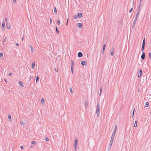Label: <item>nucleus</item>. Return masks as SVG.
<instances>
[{
	"label": "nucleus",
	"instance_id": "1",
	"mask_svg": "<svg viewBox=\"0 0 151 151\" xmlns=\"http://www.w3.org/2000/svg\"><path fill=\"white\" fill-rule=\"evenodd\" d=\"M138 15H137V14H136V15L134 20V22H133V24H132V29H133L134 28V27L135 24L136 22L137 19V18L138 17Z\"/></svg>",
	"mask_w": 151,
	"mask_h": 151
},
{
	"label": "nucleus",
	"instance_id": "2",
	"mask_svg": "<svg viewBox=\"0 0 151 151\" xmlns=\"http://www.w3.org/2000/svg\"><path fill=\"white\" fill-rule=\"evenodd\" d=\"M145 38H144L143 39V41L142 46V47L141 48V51L142 52H143V51L144 50L145 46Z\"/></svg>",
	"mask_w": 151,
	"mask_h": 151
},
{
	"label": "nucleus",
	"instance_id": "3",
	"mask_svg": "<svg viewBox=\"0 0 151 151\" xmlns=\"http://www.w3.org/2000/svg\"><path fill=\"white\" fill-rule=\"evenodd\" d=\"M75 144L74 147L75 148V151H76L77 145V144L78 143V140L77 138H75Z\"/></svg>",
	"mask_w": 151,
	"mask_h": 151
},
{
	"label": "nucleus",
	"instance_id": "4",
	"mask_svg": "<svg viewBox=\"0 0 151 151\" xmlns=\"http://www.w3.org/2000/svg\"><path fill=\"white\" fill-rule=\"evenodd\" d=\"M115 48L114 47H112L111 49L110 50V52L111 54V55L112 56H113L114 53Z\"/></svg>",
	"mask_w": 151,
	"mask_h": 151
},
{
	"label": "nucleus",
	"instance_id": "5",
	"mask_svg": "<svg viewBox=\"0 0 151 151\" xmlns=\"http://www.w3.org/2000/svg\"><path fill=\"white\" fill-rule=\"evenodd\" d=\"M6 28L8 29H9L10 28L11 25L8 22H6Z\"/></svg>",
	"mask_w": 151,
	"mask_h": 151
},
{
	"label": "nucleus",
	"instance_id": "6",
	"mask_svg": "<svg viewBox=\"0 0 151 151\" xmlns=\"http://www.w3.org/2000/svg\"><path fill=\"white\" fill-rule=\"evenodd\" d=\"M145 54L144 52H143L141 56V58L142 60H143L145 59Z\"/></svg>",
	"mask_w": 151,
	"mask_h": 151
},
{
	"label": "nucleus",
	"instance_id": "7",
	"mask_svg": "<svg viewBox=\"0 0 151 151\" xmlns=\"http://www.w3.org/2000/svg\"><path fill=\"white\" fill-rule=\"evenodd\" d=\"M142 70L141 69H140L139 70V71L138 73V77L139 78L142 75Z\"/></svg>",
	"mask_w": 151,
	"mask_h": 151
},
{
	"label": "nucleus",
	"instance_id": "8",
	"mask_svg": "<svg viewBox=\"0 0 151 151\" xmlns=\"http://www.w3.org/2000/svg\"><path fill=\"white\" fill-rule=\"evenodd\" d=\"M5 25V23L3 22H2V24H1V28L3 30H4Z\"/></svg>",
	"mask_w": 151,
	"mask_h": 151
},
{
	"label": "nucleus",
	"instance_id": "9",
	"mask_svg": "<svg viewBox=\"0 0 151 151\" xmlns=\"http://www.w3.org/2000/svg\"><path fill=\"white\" fill-rule=\"evenodd\" d=\"M113 141H114V139H111L110 141V144L109 147V148H111V145H112V143H113Z\"/></svg>",
	"mask_w": 151,
	"mask_h": 151
},
{
	"label": "nucleus",
	"instance_id": "10",
	"mask_svg": "<svg viewBox=\"0 0 151 151\" xmlns=\"http://www.w3.org/2000/svg\"><path fill=\"white\" fill-rule=\"evenodd\" d=\"M78 56L79 58L83 56V54L81 52H79L78 53Z\"/></svg>",
	"mask_w": 151,
	"mask_h": 151
},
{
	"label": "nucleus",
	"instance_id": "11",
	"mask_svg": "<svg viewBox=\"0 0 151 151\" xmlns=\"http://www.w3.org/2000/svg\"><path fill=\"white\" fill-rule=\"evenodd\" d=\"M77 26L79 28H81L82 27V24L80 23H78L77 24Z\"/></svg>",
	"mask_w": 151,
	"mask_h": 151
},
{
	"label": "nucleus",
	"instance_id": "12",
	"mask_svg": "<svg viewBox=\"0 0 151 151\" xmlns=\"http://www.w3.org/2000/svg\"><path fill=\"white\" fill-rule=\"evenodd\" d=\"M100 106H99V102H98L97 104V108H96V110H97L98 109V110H99L100 109Z\"/></svg>",
	"mask_w": 151,
	"mask_h": 151
},
{
	"label": "nucleus",
	"instance_id": "13",
	"mask_svg": "<svg viewBox=\"0 0 151 151\" xmlns=\"http://www.w3.org/2000/svg\"><path fill=\"white\" fill-rule=\"evenodd\" d=\"M86 64V61H84V60L82 61V62L81 63V65H85Z\"/></svg>",
	"mask_w": 151,
	"mask_h": 151
},
{
	"label": "nucleus",
	"instance_id": "14",
	"mask_svg": "<svg viewBox=\"0 0 151 151\" xmlns=\"http://www.w3.org/2000/svg\"><path fill=\"white\" fill-rule=\"evenodd\" d=\"M99 110H98V109L97 110H96V113L97 114V117L99 116Z\"/></svg>",
	"mask_w": 151,
	"mask_h": 151
},
{
	"label": "nucleus",
	"instance_id": "15",
	"mask_svg": "<svg viewBox=\"0 0 151 151\" xmlns=\"http://www.w3.org/2000/svg\"><path fill=\"white\" fill-rule=\"evenodd\" d=\"M140 7H138V9H137V15H138L139 14V13L140 12Z\"/></svg>",
	"mask_w": 151,
	"mask_h": 151
},
{
	"label": "nucleus",
	"instance_id": "16",
	"mask_svg": "<svg viewBox=\"0 0 151 151\" xmlns=\"http://www.w3.org/2000/svg\"><path fill=\"white\" fill-rule=\"evenodd\" d=\"M19 84V85L21 86H23V84L22 82L21 81H19L18 82Z\"/></svg>",
	"mask_w": 151,
	"mask_h": 151
},
{
	"label": "nucleus",
	"instance_id": "17",
	"mask_svg": "<svg viewBox=\"0 0 151 151\" xmlns=\"http://www.w3.org/2000/svg\"><path fill=\"white\" fill-rule=\"evenodd\" d=\"M71 67H72V68H73V67L74 65V63L73 60H71Z\"/></svg>",
	"mask_w": 151,
	"mask_h": 151
},
{
	"label": "nucleus",
	"instance_id": "18",
	"mask_svg": "<svg viewBox=\"0 0 151 151\" xmlns=\"http://www.w3.org/2000/svg\"><path fill=\"white\" fill-rule=\"evenodd\" d=\"M35 67V63L32 62V68H34Z\"/></svg>",
	"mask_w": 151,
	"mask_h": 151
},
{
	"label": "nucleus",
	"instance_id": "19",
	"mask_svg": "<svg viewBox=\"0 0 151 151\" xmlns=\"http://www.w3.org/2000/svg\"><path fill=\"white\" fill-rule=\"evenodd\" d=\"M137 126V121H135V122L134 126V127H136Z\"/></svg>",
	"mask_w": 151,
	"mask_h": 151
},
{
	"label": "nucleus",
	"instance_id": "20",
	"mask_svg": "<svg viewBox=\"0 0 151 151\" xmlns=\"http://www.w3.org/2000/svg\"><path fill=\"white\" fill-rule=\"evenodd\" d=\"M85 106L86 108H87L88 106V103L86 101H85Z\"/></svg>",
	"mask_w": 151,
	"mask_h": 151
},
{
	"label": "nucleus",
	"instance_id": "21",
	"mask_svg": "<svg viewBox=\"0 0 151 151\" xmlns=\"http://www.w3.org/2000/svg\"><path fill=\"white\" fill-rule=\"evenodd\" d=\"M78 17L79 18L81 17L82 16V14L81 13H79L78 14Z\"/></svg>",
	"mask_w": 151,
	"mask_h": 151
},
{
	"label": "nucleus",
	"instance_id": "22",
	"mask_svg": "<svg viewBox=\"0 0 151 151\" xmlns=\"http://www.w3.org/2000/svg\"><path fill=\"white\" fill-rule=\"evenodd\" d=\"M8 117L9 121H11V115H8Z\"/></svg>",
	"mask_w": 151,
	"mask_h": 151
},
{
	"label": "nucleus",
	"instance_id": "23",
	"mask_svg": "<svg viewBox=\"0 0 151 151\" xmlns=\"http://www.w3.org/2000/svg\"><path fill=\"white\" fill-rule=\"evenodd\" d=\"M41 103L42 104H44V103H45V101H44V99L43 98H42L41 99Z\"/></svg>",
	"mask_w": 151,
	"mask_h": 151
},
{
	"label": "nucleus",
	"instance_id": "24",
	"mask_svg": "<svg viewBox=\"0 0 151 151\" xmlns=\"http://www.w3.org/2000/svg\"><path fill=\"white\" fill-rule=\"evenodd\" d=\"M55 28H56V31L57 33L58 34V33L59 32V31L57 27L56 26Z\"/></svg>",
	"mask_w": 151,
	"mask_h": 151
},
{
	"label": "nucleus",
	"instance_id": "25",
	"mask_svg": "<svg viewBox=\"0 0 151 151\" xmlns=\"http://www.w3.org/2000/svg\"><path fill=\"white\" fill-rule=\"evenodd\" d=\"M30 47L32 52H33L34 51V49H33V47L30 45Z\"/></svg>",
	"mask_w": 151,
	"mask_h": 151
},
{
	"label": "nucleus",
	"instance_id": "26",
	"mask_svg": "<svg viewBox=\"0 0 151 151\" xmlns=\"http://www.w3.org/2000/svg\"><path fill=\"white\" fill-rule=\"evenodd\" d=\"M115 135L112 134L111 137V139H114V138Z\"/></svg>",
	"mask_w": 151,
	"mask_h": 151
},
{
	"label": "nucleus",
	"instance_id": "27",
	"mask_svg": "<svg viewBox=\"0 0 151 151\" xmlns=\"http://www.w3.org/2000/svg\"><path fill=\"white\" fill-rule=\"evenodd\" d=\"M149 103L148 102H146L145 104V106L147 107L149 106Z\"/></svg>",
	"mask_w": 151,
	"mask_h": 151
},
{
	"label": "nucleus",
	"instance_id": "28",
	"mask_svg": "<svg viewBox=\"0 0 151 151\" xmlns=\"http://www.w3.org/2000/svg\"><path fill=\"white\" fill-rule=\"evenodd\" d=\"M20 124L22 125V126H24V123L23 122V121H21L20 122Z\"/></svg>",
	"mask_w": 151,
	"mask_h": 151
},
{
	"label": "nucleus",
	"instance_id": "29",
	"mask_svg": "<svg viewBox=\"0 0 151 151\" xmlns=\"http://www.w3.org/2000/svg\"><path fill=\"white\" fill-rule=\"evenodd\" d=\"M116 132V130H115V129H114L113 131V133H112V134L115 135V134Z\"/></svg>",
	"mask_w": 151,
	"mask_h": 151
},
{
	"label": "nucleus",
	"instance_id": "30",
	"mask_svg": "<svg viewBox=\"0 0 151 151\" xmlns=\"http://www.w3.org/2000/svg\"><path fill=\"white\" fill-rule=\"evenodd\" d=\"M106 45L105 44H104V45H103V49L104 50H105V48L106 47Z\"/></svg>",
	"mask_w": 151,
	"mask_h": 151
},
{
	"label": "nucleus",
	"instance_id": "31",
	"mask_svg": "<svg viewBox=\"0 0 151 151\" xmlns=\"http://www.w3.org/2000/svg\"><path fill=\"white\" fill-rule=\"evenodd\" d=\"M70 92L72 93H73V91H72V88H70Z\"/></svg>",
	"mask_w": 151,
	"mask_h": 151
},
{
	"label": "nucleus",
	"instance_id": "32",
	"mask_svg": "<svg viewBox=\"0 0 151 151\" xmlns=\"http://www.w3.org/2000/svg\"><path fill=\"white\" fill-rule=\"evenodd\" d=\"M102 87H101V88H100V94H99L100 95L101 94V93L102 92Z\"/></svg>",
	"mask_w": 151,
	"mask_h": 151
},
{
	"label": "nucleus",
	"instance_id": "33",
	"mask_svg": "<svg viewBox=\"0 0 151 151\" xmlns=\"http://www.w3.org/2000/svg\"><path fill=\"white\" fill-rule=\"evenodd\" d=\"M27 78H28L29 81H30L31 79L32 78L31 76H28Z\"/></svg>",
	"mask_w": 151,
	"mask_h": 151
},
{
	"label": "nucleus",
	"instance_id": "34",
	"mask_svg": "<svg viewBox=\"0 0 151 151\" xmlns=\"http://www.w3.org/2000/svg\"><path fill=\"white\" fill-rule=\"evenodd\" d=\"M39 80V78L38 76H37L36 77V81L37 82H38Z\"/></svg>",
	"mask_w": 151,
	"mask_h": 151
},
{
	"label": "nucleus",
	"instance_id": "35",
	"mask_svg": "<svg viewBox=\"0 0 151 151\" xmlns=\"http://www.w3.org/2000/svg\"><path fill=\"white\" fill-rule=\"evenodd\" d=\"M149 57L150 59H151V53H149Z\"/></svg>",
	"mask_w": 151,
	"mask_h": 151
},
{
	"label": "nucleus",
	"instance_id": "36",
	"mask_svg": "<svg viewBox=\"0 0 151 151\" xmlns=\"http://www.w3.org/2000/svg\"><path fill=\"white\" fill-rule=\"evenodd\" d=\"M142 1H141V0H140L139 3V5H141V4H142Z\"/></svg>",
	"mask_w": 151,
	"mask_h": 151
},
{
	"label": "nucleus",
	"instance_id": "37",
	"mask_svg": "<svg viewBox=\"0 0 151 151\" xmlns=\"http://www.w3.org/2000/svg\"><path fill=\"white\" fill-rule=\"evenodd\" d=\"M49 138L47 137H46L45 138V140L47 141H49Z\"/></svg>",
	"mask_w": 151,
	"mask_h": 151
},
{
	"label": "nucleus",
	"instance_id": "38",
	"mask_svg": "<svg viewBox=\"0 0 151 151\" xmlns=\"http://www.w3.org/2000/svg\"><path fill=\"white\" fill-rule=\"evenodd\" d=\"M74 18L75 19H76L77 18V16L76 15H75L73 16Z\"/></svg>",
	"mask_w": 151,
	"mask_h": 151
},
{
	"label": "nucleus",
	"instance_id": "39",
	"mask_svg": "<svg viewBox=\"0 0 151 151\" xmlns=\"http://www.w3.org/2000/svg\"><path fill=\"white\" fill-rule=\"evenodd\" d=\"M3 54L2 53H0V57L2 58L3 57Z\"/></svg>",
	"mask_w": 151,
	"mask_h": 151
},
{
	"label": "nucleus",
	"instance_id": "40",
	"mask_svg": "<svg viewBox=\"0 0 151 151\" xmlns=\"http://www.w3.org/2000/svg\"><path fill=\"white\" fill-rule=\"evenodd\" d=\"M57 22H58V24L59 25H60V20H58Z\"/></svg>",
	"mask_w": 151,
	"mask_h": 151
},
{
	"label": "nucleus",
	"instance_id": "41",
	"mask_svg": "<svg viewBox=\"0 0 151 151\" xmlns=\"http://www.w3.org/2000/svg\"><path fill=\"white\" fill-rule=\"evenodd\" d=\"M54 12H55V13H57V9H56V8L55 7Z\"/></svg>",
	"mask_w": 151,
	"mask_h": 151
},
{
	"label": "nucleus",
	"instance_id": "42",
	"mask_svg": "<svg viewBox=\"0 0 151 151\" xmlns=\"http://www.w3.org/2000/svg\"><path fill=\"white\" fill-rule=\"evenodd\" d=\"M133 10V8H131L130 10H129V12L130 13Z\"/></svg>",
	"mask_w": 151,
	"mask_h": 151
},
{
	"label": "nucleus",
	"instance_id": "43",
	"mask_svg": "<svg viewBox=\"0 0 151 151\" xmlns=\"http://www.w3.org/2000/svg\"><path fill=\"white\" fill-rule=\"evenodd\" d=\"M55 70L56 72H58V68H55Z\"/></svg>",
	"mask_w": 151,
	"mask_h": 151
},
{
	"label": "nucleus",
	"instance_id": "44",
	"mask_svg": "<svg viewBox=\"0 0 151 151\" xmlns=\"http://www.w3.org/2000/svg\"><path fill=\"white\" fill-rule=\"evenodd\" d=\"M35 143V142L34 141H32L31 142V143L32 144H34Z\"/></svg>",
	"mask_w": 151,
	"mask_h": 151
},
{
	"label": "nucleus",
	"instance_id": "45",
	"mask_svg": "<svg viewBox=\"0 0 151 151\" xmlns=\"http://www.w3.org/2000/svg\"><path fill=\"white\" fill-rule=\"evenodd\" d=\"M5 21L6 23V22H8L7 19V18H6L5 19Z\"/></svg>",
	"mask_w": 151,
	"mask_h": 151
},
{
	"label": "nucleus",
	"instance_id": "46",
	"mask_svg": "<svg viewBox=\"0 0 151 151\" xmlns=\"http://www.w3.org/2000/svg\"><path fill=\"white\" fill-rule=\"evenodd\" d=\"M134 110L132 112V117H133L134 115Z\"/></svg>",
	"mask_w": 151,
	"mask_h": 151
},
{
	"label": "nucleus",
	"instance_id": "47",
	"mask_svg": "<svg viewBox=\"0 0 151 151\" xmlns=\"http://www.w3.org/2000/svg\"><path fill=\"white\" fill-rule=\"evenodd\" d=\"M50 24H51V23H52V19H51V18H50Z\"/></svg>",
	"mask_w": 151,
	"mask_h": 151
},
{
	"label": "nucleus",
	"instance_id": "48",
	"mask_svg": "<svg viewBox=\"0 0 151 151\" xmlns=\"http://www.w3.org/2000/svg\"><path fill=\"white\" fill-rule=\"evenodd\" d=\"M117 125H116L115 126V129H115V130H116L117 129Z\"/></svg>",
	"mask_w": 151,
	"mask_h": 151
},
{
	"label": "nucleus",
	"instance_id": "49",
	"mask_svg": "<svg viewBox=\"0 0 151 151\" xmlns=\"http://www.w3.org/2000/svg\"><path fill=\"white\" fill-rule=\"evenodd\" d=\"M71 70L72 71V73H73V68L72 67H71Z\"/></svg>",
	"mask_w": 151,
	"mask_h": 151
},
{
	"label": "nucleus",
	"instance_id": "50",
	"mask_svg": "<svg viewBox=\"0 0 151 151\" xmlns=\"http://www.w3.org/2000/svg\"><path fill=\"white\" fill-rule=\"evenodd\" d=\"M68 18L67 20V23L66 24V25H68Z\"/></svg>",
	"mask_w": 151,
	"mask_h": 151
},
{
	"label": "nucleus",
	"instance_id": "51",
	"mask_svg": "<svg viewBox=\"0 0 151 151\" xmlns=\"http://www.w3.org/2000/svg\"><path fill=\"white\" fill-rule=\"evenodd\" d=\"M20 148L22 150H23V147L22 146H20Z\"/></svg>",
	"mask_w": 151,
	"mask_h": 151
},
{
	"label": "nucleus",
	"instance_id": "52",
	"mask_svg": "<svg viewBox=\"0 0 151 151\" xmlns=\"http://www.w3.org/2000/svg\"><path fill=\"white\" fill-rule=\"evenodd\" d=\"M150 96L151 98H149L148 99L149 101H151V96L150 95Z\"/></svg>",
	"mask_w": 151,
	"mask_h": 151
},
{
	"label": "nucleus",
	"instance_id": "53",
	"mask_svg": "<svg viewBox=\"0 0 151 151\" xmlns=\"http://www.w3.org/2000/svg\"><path fill=\"white\" fill-rule=\"evenodd\" d=\"M16 45L17 46H19V44L18 43H16Z\"/></svg>",
	"mask_w": 151,
	"mask_h": 151
},
{
	"label": "nucleus",
	"instance_id": "54",
	"mask_svg": "<svg viewBox=\"0 0 151 151\" xmlns=\"http://www.w3.org/2000/svg\"><path fill=\"white\" fill-rule=\"evenodd\" d=\"M12 74V73H9V76H11Z\"/></svg>",
	"mask_w": 151,
	"mask_h": 151
},
{
	"label": "nucleus",
	"instance_id": "55",
	"mask_svg": "<svg viewBox=\"0 0 151 151\" xmlns=\"http://www.w3.org/2000/svg\"><path fill=\"white\" fill-rule=\"evenodd\" d=\"M105 50H102V54H103L104 51Z\"/></svg>",
	"mask_w": 151,
	"mask_h": 151
},
{
	"label": "nucleus",
	"instance_id": "56",
	"mask_svg": "<svg viewBox=\"0 0 151 151\" xmlns=\"http://www.w3.org/2000/svg\"><path fill=\"white\" fill-rule=\"evenodd\" d=\"M13 1L14 2L16 3V0H13Z\"/></svg>",
	"mask_w": 151,
	"mask_h": 151
},
{
	"label": "nucleus",
	"instance_id": "57",
	"mask_svg": "<svg viewBox=\"0 0 151 151\" xmlns=\"http://www.w3.org/2000/svg\"><path fill=\"white\" fill-rule=\"evenodd\" d=\"M6 37H5L4 40V41H6Z\"/></svg>",
	"mask_w": 151,
	"mask_h": 151
},
{
	"label": "nucleus",
	"instance_id": "58",
	"mask_svg": "<svg viewBox=\"0 0 151 151\" xmlns=\"http://www.w3.org/2000/svg\"><path fill=\"white\" fill-rule=\"evenodd\" d=\"M4 81L6 83H7V81L5 79H4Z\"/></svg>",
	"mask_w": 151,
	"mask_h": 151
},
{
	"label": "nucleus",
	"instance_id": "59",
	"mask_svg": "<svg viewBox=\"0 0 151 151\" xmlns=\"http://www.w3.org/2000/svg\"><path fill=\"white\" fill-rule=\"evenodd\" d=\"M140 6H141V5H139V6L138 7H140Z\"/></svg>",
	"mask_w": 151,
	"mask_h": 151
},
{
	"label": "nucleus",
	"instance_id": "60",
	"mask_svg": "<svg viewBox=\"0 0 151 151\" xmlns=\"http://www.w3.org/2000/svg\"><path fill=\"white\" fill-rule=\"evenodd\" d=\"M23 39H24V37H22V40H23Z\"/></svg>",
	"mask_w": 151,
	"mask_h": 151
},
{
	"label": "nucleus",
	"instance_id": "61",
	"mask_svg": "<svg viewBox=\"0 0 151 151\" xmlns=\"http://www.w3.org/2000/svg\"><path fill=\"white\" fill-rule=\"evenodd\" d=\"M141 1H143V0H141Z\"/></svg>",
	"mask_w": 151,
	"mask_h": 151
}]
</instances>
